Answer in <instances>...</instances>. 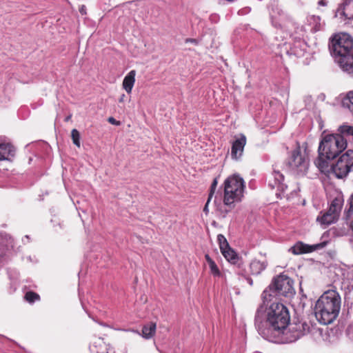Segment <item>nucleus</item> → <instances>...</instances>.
<instances>
[{
    "label": "nucleus",
    "mask_w": 353,
    "mask_h": 353,
    "mask_svg": "<svg viewBox=\"0 0 353 353\" xmlns=\"http://www.w3.org/2000/svg\"><path fill=\"white\" fill-rule=\"evenodd\" d=\"M290 321L288 308L282 303H272L268 314L266 327L260 330V334L265 339L274 343L295 341L305 334V327H309L306 323L296 324L290 329L292 332V336H288L285 330Z\"/></svg>",
    "instance_id": "nucleus-1"
},
{
    "label": "nucleus",
    "mask_w": 353,
    "mask_h": 353,
    "mask_svg": "<svg viewBox=\"0 0 353 353\" xmlns=\"http://www.w3.org/2000/svg\"><path fill=\"white\" fill-rule=\"evenodd\" d=\"M341 305V296L336 290L325 292L315 305V316L324 325L332 323L339 316Z\"/></svg>",
    "instance_id": "nucleus-2"
},
{
    "label": "nucleus",
    "mask_w": 353,
    "mask_h": 353,
    "mask_svg": "<svg viewBox=\"0 0 353 353\" xmlns=\"http://www.w3.org/2000/svg\"><path fill=\"white\" fill-rule=\"evenodd\" d=\"M223 203L230 209L234 208V203L241 201L243 196L245 182L239 175L228 176L224 181Z\"/></svg>",
    "instance_id": "nucleus-3"
},
{
    "label": "nucleus",
    "mask_w": 353,
    "mask_h": 353,
    "mask_svg": "<svg viewBox=\"0 0 353 353\" xmlns=\"http://www.w3.org/2000/svg\"><path fill=\"white\" fill-rule=\"evenodd\" d=\"M347 147V141L339 134L325 135L319 146V153L327 159H334Z\"/></svg>",
    "instance_id": "nucleus-4"
},
{
    "label": "nucleus",
    "mask_w": 353,
    "mask_h": 353,
    "mask_svg": "<svg viewBox=\"0 0 353 353\" xmlns=\"http://www.w3.org/2000/svg\"><path fill=\"white\" fill-rule=\"evenodd\" d=\"M330 48L338 59L353 54V39L345 33L335 34L331 40Z\"/></svg>",
    "instance_id": "nucleus-5"
},
{
    "label": "nucleus",
    "mask_w": 353,
    "mask_h": 353,
    "mask_svg": "<svg viewBox=\"0 0 353 353\" xmlns=\"http://www.w3.org/2000/svg\"><path fill=\"white\" fill-rule=\"evenodd\" d=\"M330 170L339 179H343L350 172H353V150H348L343 154L336 163L330 166Z\"/></svg>",
    "instance_id": "nucleus-6"
},
{
    "label": "nucleus",
    "mask_w": 353,
    "mask_h": 353,
    "mask_svg": "<svg viewBox=\"0 0 353 353\" xmlns=\"http://www.w3.org/2000/svg\"><path fill=\"white\" fill-rule=\"evenodd\" d=\"M270 291L276 295L290 296L294 294L293 281L289 276L285 274H280L274 278L269 286Z\"/></svg>",
    "instance_id": "nucleus-7"
},
{
    "label": "nucleus",
    "mask_w": 353,
    "mask_h": 353,
    "mask_svg": "<svg viewBox=\"0 0 353 353\" xmlns=\"http://www.w3.org/2000/svg\"><path fill=\"white\" fill-rule=\"evenodd\" d=\"M91 353H114V348L101 337L94 338L90 345Z\"/></svg>",
    "instance_id": "nucleus-8"
},
{
    "label": "nucleus",
    "mask_w": 353,
    "mask_h": 353,
    "mask_svg": "<svg viewBox=\"0 0 353 353\" xmlns=\"http://www.w3.org/2000/svg\"><path fill=\"white\" fill-rule=\"evenodd\" d=\"M289 165L292 168H300L301 170L305 169L307 166V161L301 155L299 148L292 152Z\"/></svg>",
    "instance_id": "nucleus-9"
},
{
    "label": "nucleus",
    "mask_w": 353,
    "mask_h": 353,
    "mask_svg": "<svg viewBox=\"0 0 353 353\" xmlns=\"http://www.w3.org/2000/svg\"><path fill=\"white\" fill-rule=\"evenodd\" d=\"M246 144V137L242 134L241 137L232 143L231 148V156L233 159H238L243 154L244 147Z\"/></svg>",
    "instance_id": "nucleus-10"
},
{
    "label": "nucleus",
    "mask_w": 353,
    "mask_h": 353,
    "mask_svg": "<svg viewBox=\"0 0 353 353\" xmlns=\"http://www.w3.org/2000/svg\"><path fill=\"white\" fill-rule=\"evenodd\" d=\"M319 245H309L307 244L303 243L301 241H299L296 243L290 249V251L295 254H306V253H310L313 251H314Z\"/></svg>",
    "instance_id": "nucleus-11"
},
{
    "label": "nucleus",
    "mask_w": 353,
    "mask_h": 353,
    "mask_svg": "<svg viewBox=\"0 0 353 353\" xmlns=\"http://www.w3.org/2000/svg\"><path fill=\"white\" fill-rule=\"evenodd\" d=\"M15 148L10 143H0V161H10L15 155Z\"/></svg>",
    "instance_id": "nucleus-12"
},
{
    "label": "nucleus",
    "mask_w": 353,
    "mask_h": 353,
    "mask_svg": "<svg viewBox=\"0 0 353 353\" xmlns=\"http://www.w3.org/2000/svg\"><path fill=\"white\" fill-rule=\"evenodd\" d=\"M338 62L344 71L353 75V53L339 58Z\"/></svg>",
    "instance_id": "nucleus-13"
},
{
    "label": "nucleus",
    "mask_w": 353,
    "mask_h": 353,
    "mask_svg": "<svg viewBox=\"0 0 353 353\" xmlns=\"http://www.w3.org/2000/svg\"><path fill=\"white\" fill-rule=\"evenodd\" d=\"M135 76L136 71L134 70H132L128 73V74L124 77V79L123 81V88L128 94H130L132 92L133 86L135 83Z\"/></svg>",
    "instance_id": "nucleus-14"
},
{
    "label": "nucleus",
    "mask_w": 353,
    "mask_h": 353,
    "mask_svg": "<svg viewBox=\"0 0 353 353\" xmlns=\"http://www.w3.org/2000/svg\"><path fill=\"white\" fill-rule=\"evenodd\" d=\"M225 259L232 264L239 265L241 259L230 246L221 252Z\"/></svg>",
    "instance_id": "nucleus-15"
},
{
    "label": "nucleus",
    "mask_w": 353,
    "mask_h": 353,
    "mask_svg": "<svg viewBox=\"0 0 353 353\" xmlns=\"http://www.w3.org/2000/svg\"><path fill=\"white\" fill-rule=\"evenodd\" d=\"M330 159L325 158V154L319 153V157L315 160L314 163L322 172H327L330 170L328 162Z\"/></svg>",
    "instance_id": "nucleus-16"
},
{
    "label": "nucleus",
    "mask_w": 353,
    "mask_h": 353,
    "mask_svg": "<svg viewBox=\"0 0 353 353\" xmlns=\"http://www.w3.org/2000/svg\"><path fill=\"white\" fill-rule=\"evenodd\" d=\"M267 264L264 261L254 259L250 264V270L253 275L259 274L266 268Z\"/></svg>",
    "instance_id": "nucleus-17"
},
{
    "label": "nucleus",
    "mask_w": 353,
    "mask_h": 353,
    "mask_svg": "<svg viewBox=\"0 0 353 353\" xmlns=\"http://www.w3.org/2000/svg\"><path fill=\"white\" fill-rule=\"evenodd\" d=\"M205 259L209 265L210 274L214 277H222L223 274L214 261L209 256V254H206L205 255Z\"/></svg>",
    "instance_id": "nucleus-18"
},
{
    "label": "nucleus",
    "mask_w": 353,
    "mask_h": 353,
    "mask_svg": "<svg viewBox=\"0 0 353 353\" xmlns=\"http://www.w3.org/2000/svg\"><path fill=\"white\" fill-rule=\"evenodd\" d=\"M156 330H157L156 323L150 322V323L144 325L142 328L143 337L146 339L152 338L156 333Z\"/></svg>",
    "instance_id": "nucleus-19"
},
{
    "label": "nucleus",
    "mask_w": 353,
    "mask_h": 353,
    "mask_svg": "<svg viewBox=\"0 0 353 353\" xmlns=\"http://www.w3.org/2000/svg\"><path fill=\"white\" fill-rule=\"evenodd\" d=\"M341 14L348 19L353 18V1L352 0H345L341 8Z\"/></svg>",
    "instance_id": "nucleus-20"
},
{
    "label": "nucleus",
    "mask_w": 353,
    "mask_h": 353,
    "mask_svg": "<svg viewBox=\"0 0 353 353\" xmlns=\"http://www.w3.org/2000/svg\"><path fill=\"white\" fill-rule=\"evenodd\" d=\"M338 218L334 214L330 213V212H325L322 216L317 217V221L320 222L321 225H329L333 223H334Z\"/></svg>",
    "instance_id": "nucleus-21"
},
{
    "label": "nucleus",
    "mask_w": 353,
    "mask_h": 353,
    "mask_svg": "<svg viewBox=\"0 0 353 353\" xmlns=\"http://www.w3.org/2000/svg\"><path fill=\"white\" fill-rule=\"evenodd\" d=\"M341 208H342L341 199L339 198H335L334 199L332 200V201L330 205L328 212H330L332 214L334 213V215H336V216L338 218L339 213L341 210Z\"/></svg>",
    "instance_id": "nucleus-22"
},
{
    "label": "nucleus",
    "mask_w": 353,
    "mask_h": 353,
    "mask_svg": "<svg viewBox=\"0 0 353 353\" xmlns=\"http://www.w3.org/2000/svg\"><path fill=\"white\" fill-rule=\"evenodd\" d=\"M343 106L348 108L353 116V91H350L342 101Z\"/></svg>",
    "instance_id": "nucleus-23"
},
{
    "label": "nucleus",
    "mask_w": 353,
    "mask_h": 353,
    "mask_svg": "<svg viewBox=\"0 0 353 353\" xmlns=\"http://www.w3.org/2000/svg\"><path fill=\"white\" fill-rule=\"evenodd\" d=\"M24 299L29 303H33L35 301L40 300V296L39 294L33 291H28L26 293Z\"/></svg>",
    "instance_id": "nucleus-24"
},
{
    "label": "nucleus",
    "mask_w": 353,
    "mask_h": 353,
    "mask_svg": "<svg viewBox=\"0 0 353 353\" xmlns=\"http://www.w3.org/2000/svg\"><path fill=\"white\" fill-rule=\"evenodd\" d=\"M339 132H340V135L343 137V136H352L353 137V126L349 125H341L339 128Z\"/></svg>",
    "instance_id": "nucleus-25"
},
{
    "label": "nucleus",
    "mask_w": 353,
    "mask_h": 353,
    "mask_svg": "<svg viewBox=\"0 0 353 353\" xmlns=\"http://www.w3.org/2000/svg\"><path fill=\"white\" fill-rule=\"evenodd\" d=\"M217 240L219 241L221 252L225 250V249L230 247V245L228 243L227 239L223 234H219L217 236Z\"/></svg>",
    "instance_id": "nucleus-26"
},
{
    "label": "nucleus",
    "mask_w": 353,
    "mask_h": 353,
    "mask_svg": "<svg viewBox=\"0 0 353 353\" xmlns=\"http://www.w3.org/2000/svg\"><path fill=\"white\" fill-rule=\"evenodd\" d=\"M71 137L73 143L78 148L80 147V134L77 129H73L71 132Z\"/></svg>",
    "instance_id": "nucleus-27"
},
{
    "label": "nucleus",
    "mask_w": 353,
    "mask_h": 353,
    "mask_svg": "<svg viewBox=\"0 0 353 353\" xmlns=\"http://www.w3.org/2000/svg\"><path fill=\"white\" fill-rule=\"evenodd\" d=\"M217 184H218V181H217V179L215 178L212 184H211V186H210V193H209V200H211L215 191H216V186H217Z\"/></svg>",
    "instance_id": "nucleus-28"
},
{
    "label": "nucleus",
    "mask_w": 353,
    "mask_h": 353,
    "mask_svg": "<svg viewBox=\"0 0 353 353\" xmlns=\"http://www.w3.org/2000/svg\"><path fill=\"white\" fill-rule=\"evenodd\" d=\"M273 174L275 179V185H279L280 183H281L284 179L283 175L279 172L276 171H274Z\"/></svg>",
    "instance_id": "nucleus-29"
},
{
    "label": "nucleus",
    "mask_w": 353,
    "mask_h": 353,
    "mask_svg": "<svg viewBox=\"0 0 353 353\" xmlns=\"http://www.w3.org/2000/svg\"><path fill=\"white\" fill-rule=\"evenodd\" d=\"M351 212H353V194L351 196L350 199V208L347 210L348 215Z\"/></svg>",
    "instance_id": "nucleus-30"
},
{
    "label": "nucleus",
    "mask_w": 353,
    "mask_h": 353,
    "mask_svg": "<svg viewBox=\"0 0 353 353\" xmlns=\"http://www.w3.org/2000/svg\"><path fill=\"white\" fill-rule=\"evenodd\" d=\"M108 122L111 124H113V125H119L120 124V122L117 121L113 117H109L108 119Z\"/></svg>",
    "instance_id": "nucleus-31"
},
{
    "label": "nucleus",
    "mask_w": 353,
    "mask_h": 353,
    "mask_svg": "<svg viewBox=\"0 0 353 353\" xmlns=\"http://www.w3.org/2000/svg\"><path fill=\"white\" fill-rule=\"evenodd\" d=\"M79 10L82 15L86 14V8L84 5H82Z\"/></svg>",
    "instance_id": "nucleus-32"
},
{
    "label": "nucleus",
    "mask_w": 353,
    "mask_h": 353,
    "mask_svg": "<svg viewBox=\"0 0 353 353\" xmlns=\"http://www.w3.org/2000/svg\"><path fill=\"white\" fill-rule=\"evenodd\" d=\"M211 200H209V198L208 199V201L203 208V212L205 213V214H208V205H209V203L210 202Z\"/></svg>",
    "instance_id": "nucleus-33"
},
{
    "label": "nucleus",
    "mask_w": 353,
    "mask_h": 353,
    "mask_svg": "<svg viewBox=\"0 0 353 353\" xmlns=\"http://www.w3.org/2000/svg\"><path fill=\"white\" fill-rule=\"evenodd\" d=\"M268 296H271V294H269V291L268 290H265L262 293L263 299H267Z\"/></svg>",
    "instance_id": "nucleus-34"
},
{
    "label": "nucleus",
    "mask_w": 353,
    "mask_h": 353,
    "mask_svg": "<svg viewBox=\"0 0 353 353\" xmlns=\"http://www.w3.org/2000/svg\"><path fill=\"white\" fill-rule=\"evenodd\" d=\"M125 97H125V94H121V97H120V98L119 99V103H123V102H124Z\"/></svg>",
    "instance_id": "nucleus-35"
},
{
    "label": "nucleus",
    "mask_w": 353,
    "mask_h": 353,
    "mask_svg": "<svg viewBox=\"0 0 353 353\" xmlns=\"http://www.w3.org/2000/svg\"><path fill=\"white\" fill-rule=\"evenodd\" d=\"M186 42H191V43H196V39H186Z\"/></svg>",
    "instance_id": "nucleus-36"
},
{
    "label": "nucleus",
    "mask_w": 353,
    "mask_h": 353,
    "mask_svg": "<svg viewBox=\"0 0 353 353\" xmlns=\"http://www.w3.org/2000/svg\"><path fill=\"white\" fill-rule=\"evenodd\" d=\"M319 5H321V6H325V5H326L325 0H321V1L319 2Z\"/></svg>",
    "instance_id": "nucleus-37"
},
{
    "label": "nucleus",
    "mask_w": 353,
    "mask_h": 353,
    "mask_svg": "<svg viewBox=\"0 0 353 353\" xmlns=\"http://www.w3.org/2000/svg\"><path fill=\"white\" fill-rule=\"evenodd\" d=\"M71 117H72V115H69V116H68V117L65 119V121L66 122L69 121L70 120Z\"/></svg>",
    "instance_id": "nucleus-38"
},
{
    "label": "nucleus",
    "mask_w": 353,
    "mask_h": 353,
    "mask_svg": "<svg viewBox=\"0 0 353 353\" xmlns=\"http://www.w3.org/2000/svg\"><path fill=\"white\" fill-rule=\"evenodd\" d=\"M350 228L353 230V221L350 223Z\"/></svg>",
    "instance_id": "nucleus-39"
}]
</instances>
